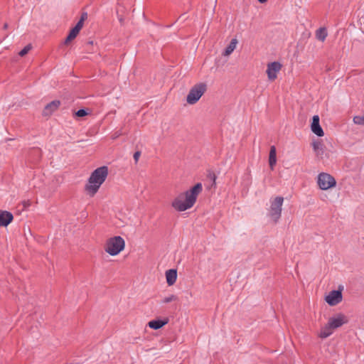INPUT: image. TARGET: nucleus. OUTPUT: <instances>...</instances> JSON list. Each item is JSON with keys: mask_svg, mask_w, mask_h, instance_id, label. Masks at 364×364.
I'll return each mask as SVG.
<instances>
[{"mask_svg": "<svg viewBox=\"0 0 364 364\" xmlns=\"http://www.w3.org/2000/svg\"><path fill=\"white\" fill-rule=\"evenodd\" d=\"M202 189V184L198 183L190 190L178 194L172 201V207L180 212L192 208Z\"/></svg>", "mask_w": 364, "mask_h": 364, "instance_id": "1", "label": "nucleus"}, {"mask_svg": "<svg viewBox=\"0 0 364 364\" xmlns=\"http://www.w3.org/2000/svg\"><path fill=\"white\" fill-rule=\"evenodd\" d=\"M108 176L107 166L96 168L90 175L85 190L90 196H95Z\"/></svg>", "mask_w": 364, "mask_h": 364, "instance_id": "2", "label": "nucleus"}, {"mask_svg": "<svg viewBox=\"0 0 364 364\" xmlns=\"http://www.w3.org/2000/svg\"><path fill=\"white\" fill-rule=\"evenodd\" d=\"M348 318L343 314L339 313L328 320V322L321 328L318 336L321 338H326L333 334L335 329L347 323Z\"/></svg>", "mask_w": 364, "mask_h": 364, "instance_id": "3", "label": "nucleus"}, {"mask_svg": "<svg viewBox=\"0 0 364 364\" xmlns=\"http://www.w3.org/2000/svg\"><path fill=\"white\" fill-rule=\"evenodd\" d=\"M283 203L284 198L282 196L272 197L269 199L267 215L274 223H277L281 218Z\"/></svg>", "mask_w": 364, "mask_h": 364, "instance_id": "4", "label": "nucleus"}, {"mask_svg": "<svg viewBox=\"0 0 364 364\" xmlns=\"http://www.w3.org/2000/svg\"><path fill=\"white\" fill-rule=\"evenodd\" d=\"M125 247V241L120 236L112 237L106 241L105 251L111 256L119 255Z\"/></svg>", "mask_w": 364, "mask_h": 364, "instance_id": "5", "label": "nucleus"}, {"mask_svg": "<svg viewBox=\"0 0 364 364\" xmlns=\"http://www.w3.org/2000/svg\"><path fill=\"white\" fill-rule=\"evenodd\" d=\"M206 88V85L202 82L192 87L186 97L187 103L189 105L196 104L205 93Z\"/></svg>", "mask_w": 364, "mask_h": 364, "instance_id": "6", "label": "nucleus"}, {"mask_svg": "<svg viewBox=\"0 0 364 364\" xmlns=\"http://www.w3.org/2000/svg\"><path fill=\"white\" fill-rule=\"evenodd\" d=\"M317 185L320 189L327 191L336 187V181L331 174L327 173H320L317 176Z\"/></svg>", "mask_w": 364, "mask_h": 364, "instance_id": "7", "label": "nucleus"}, {"mask_svg": "<svg viewBox=\"0 0 364 364\" xmlns=\"http://www.w3.org/2000/svg\"><path fill=\"white\" fill-rule=\"evenodd\" d=\"M343 299L341 290H333L328 293L325 297L326 302L330 306H336L339 304Z\"/></svg>", "mask_w": 364, "mask_h": 364, "instance_id": "8", "label": "nucleus"}, {"mask_svg": "<svg viewBox=\"0 0 364 364\" xmlns=\"http://www.w3.org/2000/svg\"><path fill=\"white\" fill-rule=\"evenodd\" d=\"M282 65L278 62H272L267 65V74L269 80H274L277 77V73L280 71Z\"/></svg>", "mask_w": 364, "mask_h": 364, "instance_id": "9", "label": "nucleus"}, {"mask_svg": "<svg viewBox=\"0 0 364 364\" xmlns=\"http://www.w3.org/2000/svg\"><path fill=\"white\" fill-rule=\"evenodd\" d=\"M311 129L312 132L318 136H323L324 135L323 130L319 124V117L318 115H314L313 117L311 124Z\"/></svg>", "mask_w": 364, "mask_h": 364, "instance_id": "10", "label": "nucleus"}, {"mask_svg": "<svg viewBox=\"0 0 364 364\" xmlns=\"http://www.w3.org/2000/svg\"><path fill=\"white\" fill-rule=\"evenodd\" d=\"M60 105V102L59 100H53L51 102L48 103L44 108L43 111V114L44 116H50L55 111H56L59 106Z\"/></svg>", "mask_w": 364, "mask_h": 364, "instance_id": "11", "label": "nucleus"}, {"mask_svg": "<svg viewBox=\"0 0 364 364\" xmlns=\"http://www.w3.org/2000/svg\"><path fill=\"white\" fill-rule=\"evenodd\" d=\"M312 147L316 155L322 159L325 153V147L321 140H316L312 142Z\"/></svg>", "mask_w": 364, "mask_h": 364, "instance_id": "12", "label": "nucleus"}, {"mask_svg": "<svg viewBox=\"0 0 364 364\" xmlns=\"http://www.w3.org/2000/svg\"><path fill=\"white\" fill-rule=\"evenodd\" d=\"M13 215L11 213L0 210V226H7L13 220Z\"/></svg>", "mask_w": 364, "mask_h": 364, "instance_id": "13", "label": "nucleus"}, {"mask_svg": "<svg viewBox=\"0 0 364 364\" xmlns=\"http://www.w3.org/2000/svg\"><path fill=\"white\" fill-rule=\"evenodd\" d=\"M166 279L168 286L173 285L177 279V271L171 269L166 272Z\"/></svg>", "mask_w": 364, "mask_h": 364, "instance_id": "14", "label": "nucleus"}, {"mask_svg": "<svg viewBox=\"0 0 364 364\" xmlns=\"http://www.w3.org/2000/svg\"><path fill=\"white\" fill-rule=\"evenodd\" d=\"M277 164V151L274 146H272L270 147L269 155V167L272 170H274V168Z\"/></svg>", "mask_w": 364, "mask_h": 364, "instance_id": "15", "label": "nucleus"}, {"mask_svg": "<svg viewBox=\"0 0 364 364\" xmlns=\"http://www.w3.org/2000/svg\"><path fill=\"white\" fill-rule=\"evenodd\" d=\"M238 43V41L236 38H234L231 40L230 44L225 49L223 55L224 56H229L236 48L237 45Z\"/></svg>", "mask_w": 364, "mask_h": 364, "instance_id": "16", "label": "nucleus"}, {"mask_svg": "<svg viewBox=\"0 0 364 364\" xmlns=\"http://www.w3.org/2000/svg\"><path fill=\"white\" fill-rule=\"evenodd\" d=\"M168 323V319L152 320L148 323V326L152 329L157 330L165 326Z\"/></svg>", "mask_w": 364, "mask_h": 364, "instance_id": "17", "label": "nucleus"}, {"mask_svg": "<svg viewBox=\"0 0 364 364\" xmlns=\"http://www.w3.org/2000/svg\"><path fill=\"white\" fill-rule=\"evenodd\" d=\"M328 35L327 31L325 28H320L316 32V37L321 41H324Z\"/></svg>", "mask_w": 364, "mask_h": 364, "instance_id": "18", "label": "nucleus"}, {"mask_svg": "<svg viewBox=\"0 0 364 364\" xmlns=\"http://www.w3.org/2000/svg\"><path fill=\"white\" fill-rule=\"evenodd\" d=\"M79 31L76 28H73L69 33L68 37L66 38L65 41V43H68L70 41L73 40L79 33Z\"/></svg>", "mask_w": 364, "mask_h": 364, "instance_id": "19", "label": "nucleus"}, {"mask_svg": "<svg viewBox=\"0 0 364 364\" xmlns=\"http://www.w3.org/2000/svg\"><path fill=\"white\" fill-rule=\"evenodd\" d=\"M353 121L355 124L364 126V114L363 115L355 116Z\"/></svg>", "mask_w": 364, "mask_h": 364, "instance_id": "20", "label": "nucleus"}, {"mask_svg": "<svg viewBox=\"0 0 364 364\" xmlns=\"http://www.w3.org/2000/svg\"><path fill=\"white\" fill-rule=\"evenodd\" d=\"M178 299L177 296L173 295V294H171L168 296H166L163 299L162 301L164 303H170V302H172V301H176Z\"/></svg>", "mask_w": 364, "mask_h": 364, "instance_id": "21", "label": "nucleus"}, {"mask_svg": "<svg viewBox=\"0 0 364 364\" xmlns=\"http://www.w3.org/2000/svg\"><path fill=\"white\" fill-rule=\"evenodd\" d=\"M31 49V45H27L26 47H24L20 52H19V55L21 56H24L25 55H26L29 50Z\"/></svg>", "mask_w": 364, "mask_h": 364, "instance_id": "22", "label": "nucleus"}, {"mask_svg": "<svg viewBox=\"0 0 364 364\" xmlns=\"http://www.w3.org/2000/svg\"><path fill=\"white\" fill-rule=\"evenodd\" d=\"M75 115L78 117H82L87 115V112L84 109H79L78 111H77L75 113Z\"/></svg>", "mask_w": 364, "mask_h": 364, "instance_id": "23", "label": "nucleus"}, {"mask_svg": "<svg viewBox=\"0 0 364 364\" xmlns=\"http://www.w3.org/2000/svg\"><path fill=\"white\" fill-rule=\"evenodd\" d=\"M140 156H141V152L140 151H136L134 154V159L135 161V163L138 162Z\"/></svg>", "mask_w": 364, "mask_h": 364, "instance_id": "24", "label": "nucleus"}, {"mask_svg": "<svg viewBox=\"0 0 364 364\" xmlns=\"http://www.w3.org/2000/svg\"><path fill=\"white\" fill-rule=\"evenodd\" d=\"M82 26H83V22L82 21H79L74 28L80 31L81 30V28H82Z\"/></svg>", "mask_w": 364, "mask_h": 364, "instance_id": "25", "label": "nucleus"}, {"mask_svg": "<svg viewBox=\"0 0 364 364\" xmlns=\"http://www.w3.org/2000/svg\"><path fill=\"white\" fill-rule=\"evenodd\" d=\"M87 18V14H83L80 19V21H82V22H84V21L85 20V18Z\"/></svg>", "mask_w": 364, "mask_h": 364, "instance_id": "26", "label": "nucleus"}, {"mask_svg": "<svg viewBox=\"0 0 364 364\" xmlns=\"http://www.w3.org/2000/svg\"><path fill=\"white\" fill-rule=\"evenodd\" d=\"M121 134L120 133H118V132H116L113 136H112V139H116Z\"/></svg>", "mask_w": 364, "mask_h": 364, "instance_id": "27", "label": "nucleus"}, {"mask_svg": "<svg viewBox=\"0 0 364 364\" xmlns=\"http://www.w3.org/2000/svg\"><path fill=\"white\" fill-rule=\"evenodd\" d=\"M259 3L261 4H264L265 3L267 0H257Z\"/></svg>", "mask_w": 364, "mask_h": 364, "instance_id": "28", "label": "nucleus"}, {"mask_svg": "<svg viewBox=\"0 0 364 364\" xmlns=\"http://www.w3.org/2000/svg\"><path fill=\"white\" fill-rule=\"evenodd\" d=\"M215 178H216V177H215V176L213 174V181H214V182H215Z\"/></svg>", "mask_w": 364, "mask_h": 364, "instance_id": "29", "label": "nucleus"}, {"mask_svg": "<svg viewBox=\"0 0 364 364\" xmlns=\"http://www.w3.org/2000/svg\"><path fill=\"white\" fill-rule=\"evenodd\" d=\"M119 21H120L121 22L122 21V18H119Z\"/></svg>", "mask_w": 364, "mask_h": 364, "instance_id": "30", "label": "nucleus"}]
</instances>
